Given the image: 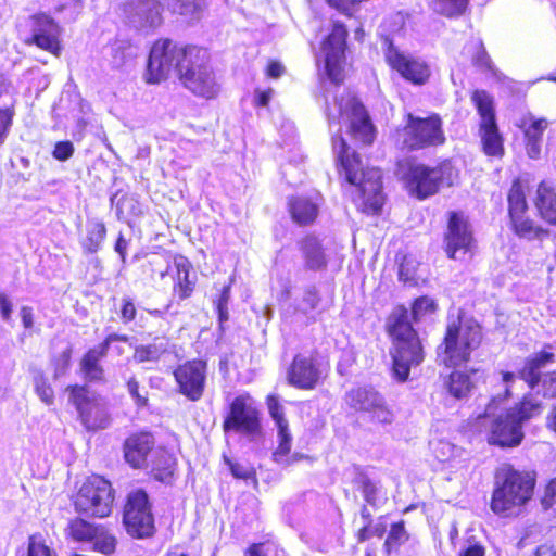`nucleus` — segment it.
<instances>
[{"label":"nucleus","instance_id":"obj_1","mask_svg":"<svg viewBox=\"0 0 556 556\" xmlns=\"http://www.w3.org/2000/svg\"><path fill=\"white\" fill-rule=\"evenodd\" d=\"M438 307L433 298L420 295L410 302V316L404 304H397L388 316L384 330L391 342V370L396 381L406 382L412 367L425 361V346L414 323L434 314Z\"/></svg>","mask_w":556,"mask_h":556},{"label":"nucleus","instance_id":"obj_2","mask_svg":"<svg viewBox=\"0 0 556 556\" xmlns=\"http://www.w3.org/2000/svg\"><path fill=\"white\" fill-rule=\"evenodd\" d=\"M332 144L337 154L338 174L355 187L352 201L356 210L367 216L380 215L386 195L382 191V179L379 170L364 168L359 154L351 150L342 136H334Z\"/></svg>","mask_w":556,"mask_h":556},{"label":"nucleus","instance_id":"obj_3","mask_svg":"<svg viewBox=\"0 0 556 556\" xmlns=\"http://www.w3.org/2000/svg\"><path fill=\"white\" fill-rule=\"evenodd\" d=\"M490 509L502 518L518 515L533 498L538 475L532 469H519L504 464L494 475Z\"/></svg>","mask_w":556,"mask_h":556},{"label":"nucleus","instance_id":"obj_4","mask_svg":"<svg viewBox=\"0 0 556 556\" xmlns=\"http://www.w3.org/2000/svg\"><path fill=\"white\" fill-rule=\"evenodd\" d=\"M483 341V329L478 321L460 316L448 320L435 346L437 364L443 368L466 366L473 359Z\"/></svg>","mask_w":556,"mask_h":556},{"label":"nucleus","instance_id":"obj_5","mask_svg":"<svg viewBox=\"0 0 556 556\" xmlns=\"http://www.w3.org/2000/svg\"><path fill=\"white\" fill-rule=\"evenodd\" d=\"M511 396V388L507 387L501 394L489 400L482 413L468 418L470 430L477 433H486V442L490 445L513 448L519 446L523 441L525 433L521 426L506 410L497 414L501 404Z\"/></svg>","mask_w":556,"mask_h":556},{"label":"nucleus","instance_id":"obj_6","mask_svg":"<svg viewBox=\"0 0 556 556\" xmlns=\"http://www.w3.org/2000/svg\"><path fill=\"white\" fill-rule=\"evenodd\" d=\"M457 178L458 170L452 159H441L434 165L409 160L402 176L408 194L420 201L453 187Z\"/></svg>","mask_w":556,"mask_h":556},{"label":"nucleus","instance_id":"obj_7","mask_svg":"<svg viewBox=\"0 0 556 556\" xmlns=\"http://www.w3.org/2000/svg\"><path fill=\"white\" fill-rule=\"evenodd\" d=\"M528 181L520 176L511 180L507 191V225L520 240L543 242L551 237V230L530 214L527 198Z\"/></svg>","mask_w":556,"mask_h":556},{"label":"nucleus","instance_id":"obj_8","mask_svg":"<svg viewBox=\"0 0 556 556\" xmlns=\"http://www.w3.org/2000/svg\"><path fill=\"white\" fill-rule=\"evenodd\" d=\"M199 45L177 41L169 37L156 38L150 47L144 80L150 85H156L167 79L172 73L176 75Z\"/></svg>","mask_w":556,"mask_h":556},{"label":"nucleus","instance_id":"obj_9","mask_svg":"<svg viewBox=\"0 0 556 556\" xmlns=\"http://www.w3.org/2000/svg\"><path fill=\"white\" fill-rule=\"evenodd\" d=\"M394 138L400 149L406 152L437 148L446 142L443 121L434 112L425 117L405 113L404 124L395 129Z\"/></svg>","mask_w":556,"mask_h":556},{"label":"nucleus","instance_id":"obj_10","mask_svg":"<svg viewBox=\"0 0 556 556\" xmlns=\"http://www.w3.org/2000/svg\"><path fill=\"white\" fill-rule=\"evenodd\" d=\"M480 121L478 135L482 153L491 159L501 160L505 155V138L500 130L493 97L483 89H475L470 93Z\"/></svg>","mask_w":556,"mask_h":556},{"label":"nucleus","instance_id":"obj_11","mask_svg":"<svg viewBox=\"0 0 556 556\" xmlns=\"http://www.w3.org/2000/svg\"><path fill=\"white\" fill-rule=\"evenodd\" d=\"M70 404L77 413V420L88 432L106 429L112 424V415L105 401L91 391L86 383L66 386Z\"/></svg>","mask_w":556,"mask_h":556},{"label":"nucleus","instance_id":"obj_12","mask_svg":"<svg viewBox=\"0 0 556 556\" xmlns=\"http://www.w3.org/2000/svg\"><path fill=\"white\" fill-rule=\"evenodd\" d=\"M114 501L115 490L111 481L102 476L91 475L73 496V506L79 515L103 519L112 514Z\"/></svg>","mask_w":556,"mask_h":556},{"label":"nucleus","instance_id":"obj_13","mask_svg":"<svg viewBox=\"0 0 556 556\" xmlns=\"http://www.w3.org/2000/svg\"><path fill=\"white\" fill-rule=\"evenodd\" d=\"M182 68L176 75L181 85L197 97L206 100L215 99L219 93V85L210 65L211 55L205 47L198 46Z\"/></svg>","mask_w":556,"mask_h":556},{"label":"nucleus","instance_id":"obj_14","mask_svg":"<svg viewBox=\"0 0 556 556\" xmlns=\"http://www.w3.org/2000/svg\"><path fill=\"white\" fill-rule=\"evenodd\" d=\"M67 541L77 544H91L92 551L105 556L116 553L118 540L115 533L103 523H96L81 516L71 518L65 528Z\"/></svg>","mask_w":556,"mask_h":556},{"label":"nucleus","instance_id":"obj_15","mask_svg":"<svg viewBox=\"0 0 556 556\" xmlns=\"http://www.w3.org/2000/svg\"><path fill=\"white\" fill-rule=\"evenodd\" d=\"M556 362V354L549 343L526 357L523 366L518 371V377L531 389L539 388L538 393L546 400H556V369L544 374L541 369Z\"/></svg>","mask_w":556,"mask_h":556},{"label":"nucleus","instance_id":"obj_16","mask_svg":"<svg viewBox=\"0 0 556 556\" xmlns=\"http://www.w3.org/2000/svg\"><path fill=\"white\" fill-rule=\"evenodd\" d=\"M329 370V362L323 361L317 350L296 353L287 368L286 380L298 390L312 391L324 383Z\"/></svg>","mask_w":556,"mask_h":556},{"label":"nucleus","instance_id":"obj_17","mask_svg":"<svg viewBox=\"0 0 556 556\" xmlns=\"http://www.w3.org/2000/svg\"><path fill=\"white\" fill-rule=\"evenodd\" d=\"M334 102L339 106L338 113H333L329 105L326 108L329 123H338L346 114L350 118V135L365 146L372 144L376 139V127L362 101L349 96L336 98Z\"/></svg>","mask_w":556,"mask_h":556},{"label":"nucleus","instance_id":"obj_18","mask_svg":"<svg viewBox=\"0 0 556 556\" xmlns=\"http://www.w3.org/2000/svg\"><path fill=\"white\" fill-rule=\"evenodd\" d=\"M222 428L225 433L235 431L251 439L262 435L261 412L249 392H243L232 399Z\"/></svg>","mask_w":556,"mask_h":556},{"label":"nucleus","instance_id":"obj_19","mask_svg":"<svg viewBox=\"0 0 556 556\" xmlns=\"http://www.w3.org/2000/svg\"><path fill=\"white\" fill-rule=\"evenodd\" d=\"M123 523L127 533L136 539L151 538L155 533L152 504L144 489L131 490L126 495Z\"/></svg>","mask_w":556,"mask_h":556},{"label":"nucleus","instance_id":"obj_20","mask_svg":"<svg viewBox=\"0 0 556 556\" xmlns=\"http://www.w3.org/2000/svg\"><path fill=\"white\" fill-rule=\"evenodd\" d=\"M349 30L340 21H333L321 48L325 53V70L332 84L340 86L345 79Z\"/></svg>","mask_w":556,"mask_h":556},{"label":"nucleus","instance_id":"obj_21","mask_svg":"<svg viewBox=\"0 0 556 556\" xmlns=\"http://www.w3.org/2000/svg\"><path fill=\"white\" fill-rule=\"evenodd\" d=\"M207 361L201 357L187 359L173 370L177 392L190 402L200 401L206 389Z\"/></svg>","mask_w":556,"mask_h":556},{"label":"nucleus","instance_id":"obj_22","mask_svg":"<svg viewBox=\"0 0 556 556\" xmlns=\"http://www.w3.org/2000/svg\"><path fill=\"white\" fill-rule=\"evenodd\" d=\"M29 36L23 42L26 46H35L36 48L60 58L63 51L61 40V26L49 14L38 12L29 16Z\"/></svg>","mask_w":556,"mask_h":556},{"label":"nucleus","instance_id":"obj_23","mask_svg":"<svg viewBox=\"0 0 556 556\" xmlns=\"http://www.w3.org/2000/svg\"><path fill=\"white\" fill-rule=\"evenodd\" d=\"M344 401L351 409L368 414L374 422L391 424L393 421L392 409L374 387H354L345 393Z\"/></svg>","mask_w":556,"mask_h":556},{"label":"nucleus","instance_id":"obj_24","mask_svg":"<svg viewBox=\"0 0 556 556\" xmlns=\"http://www.w3.org/2000/svg\"><path fill=\"white\" fill-rule=\"evenodd\" d=\"M384 60L392 71L414 86H424L430 80V65L422 59L403 53L388 38L386 39Z\"/></svg>","mask_w":556,"mask_h":556},{"label":"nucleus","instance_id":"obj_25","mask_svg":"<svg viewBox=\"0 0 556 556\" xmlns=\"http://www.w3.org/2000/svg\"><path fill=\"white\" fill-rule=\"evenodd\" d=\"M444 251L450 260H456L458 252L472 253L476 239L468 218L460 211L446 213V228L443 235Z\"/></svg>","mask_w":556,"mask_h":556},{"label":"nucleus","instance_id":"obj_26","mask_svg":"<svg viewBox=\"0 0 556 556\" xmlns=\"http://www.w3.org/2000/svg\"><path fill=\"white\" fill-rule=\"evenodd\" d=\"M266 405L269 416L277 427V446L273 451L271 457L275 463L290 465L304 458L302 454L295 453L290 456L292 448V435L289 429V422L285 416V410L279 403L278 396L269 394L266 396Z\"/></svg>","mask_w":556,"mask_h":556},{"label":"nucleus","instance_id":"obj_27","mask_svg":"<svg viewBox=\"0 0 556 556\" xmlns=\"http://www.w3.org/2000/svg\"><path fill=\"white\" fill-rule=\"evenodd\" d=\"M128 338L125 334L110 333L100 343L86 350L78 363L79 372L84 380L89 383L105 382V369L102 359L106 357L110 344L114 341L126 342Z\"/></svg>","mask_w":556,"mask_h":556},{"label":"nucleus","instance_id":"obj_28","mask_svg":"<svg viewBox=\"0 0 556 556\" xmlns=\"http://www.w3.org/2000/svg\"><path fill=\"white\" fill-rule=\"evenodd\" d=\"M156 439L150 430L130 432L122 443L124 462L135 470L148 468L149 456L155 451Z\"/></svg>","mask_w":556,"mask_h":556},{"label":"nucleus","instance_id":"obj_29","mask_svg":"<svg viewBox=\"0 0 556 556\" xmlns=\"http://www.w3.org/2000/svg\"><path fill=\"white\" fill-rule=\"evenodd\" d=\"M451 371L442 379L446 394L455 401H466L478 389V368H450Z\"/></svg>","mask_w":556,"mask_h":556},{"label":"nucleus","instance_id":"obj_30","mask_svg":"<svg viewBox=\"0 0 556 556\" xmlns=\"http://www.w3.org/2000/svg\"><path fill=\"white\" fill-rule=\"evenodd\" d=\"M175 273L172 276V301L179 304L190 299L195 290L198 278L193 273L192 263L182 254L173 256Z\"/></svg>","mask_w":556,"mask_h":556},{"label":"nucleus","instance_id":"obj_31","mask_svg":"<svg viewBox=\"0 0 556 556\" xmlns=\"http://www.w3.org/2000/svg\"><path fill=\"white\" fill-rule=\"evenodd\" d=\"M548 124L545 117H535L531 113L522 115L517 122L516 127L523 134L526 152L530 159L540 156L543 135Z\"/></svg>","mask_w":556,"mask_h":556},{"label":"nucleus","instance_id":"obj_32","mask_svg":"<svg viewBox=\"0 0 556 556\" xmlns=\"http://www.w3.org/2000/svg\"><path fill=\"white\" fill-rule=\"evenodd\" d=\"M150 479L162 484H172L177 472L178 462L173 452L165 446H159L149 462Z\"/></svg>","mask_w":556,"mask_h":556},{"label":"nucleus","instance_id":"obj_33","mask_svg":"<svg viewBox=\"0 0 556 556\" xmlns=\"http://www.w3.org/2000/svg\"><path fill=\"white\" fill-rule=\"evenodd\" d=\"M533 204L539 216L548 225L556 227V185L542 179L535 189Z\"/></svg>","mask_w":556,"mask_h":556},{"label":"nucleus","instance_id":"obj_34","mask_svg":"<svg viewBox=\"0 0 556 556\" xmlns=\"http://www.w3.org/2000/svg\"><path fill=\"white\" fill-rule=\"evenodd\" d=\"M127 11L143 27L155 28L163 22L164 7L160 0H129Z\"/></svg>","mask_w":556,"mask_h":556},{"label":"nucleus","instance_id":"obj_35","mask_svg":"<svg viewBox=\"0 0 556 556\" xmlns=\"http://www.w3.org/2000/svg\"><path fill=\"white\" fill-rule=\"evenodd\" d=\"M292 222L300 227L313 225L319 214V207L309 197L291 195L287 202Z\"/></svg>","mask_w":556,"mask_h":556},{"label":"nucleus","instance_id":"obj_36","mask_svg":"<svg viewBox=\"0 0 556 556\" xmlns=\"http://www.w3.org/2000/svg\"><path fill=\"white\" fill-rule=\"evenodd\" d=\"M299 249L305 262V268L317 271L327 266V260L323 247L314 233H306L298 242Z\"/></svg>","mask_w":556,"mask_h":556},{"label":"nucleus","instance_id":"obj_37","mask_svg":"<svg viewBox=\"0 0 556 556\" xmlns=\"http://www.w3.org/2000/svg\"><path fill=\"white\" fill-rule=\"evenodd\" d=\"M542 408L540 401L535 400L531 393H526L511 407L507 408L506 412L523 429V424L539 416Z\"/></svg>","mask_w":556,"mask_h":556},{"label":"nucleus","instance_id":"obj_38","mask_svg":"<svg viewBox=\"0 0 556 556\" xmlns=\"http://www.w3.org/2000/svg\"><path fill=\"white\" fill-rule=\"evenodd\" d=\"M351 483L354 489L361 492L365 502L375 507L379 493V483L372 480L369 475L359 466H354Z\"/></svg>","mask_w":556,"mask_h":556},{"label":"nucleus","instance_id":"obj_39","mask_svg":"<svg viewBox=\"0 0 556 556\" xmlns=\"http://www.w3.org/2000/svg\"><path fill=\"white\" fill-rule=\"evenodd\" d=\"M106 226L102 220H91L87 225L86 236L80 244L86 254H94L100 251L106 239Z\"/></svg>","mask_w":556,"mask_h":556},{"label":"nucleus","instance_id":"obj_40","mask_svg":"<svg viewBox=\"0 0 556 556\" xmlns=\"http://www.w3.org/2000/svg\"><path fill=\"white\" fill-rule=\"evenodd\" d=\"M409 539L410 534L406 529L405 520L400 519L392 522L382 544L383 553L386 556H390L393 552H397Z\"/></svg>","mask_w":556,"mask_h":556},{"label":"nucleus","instance_id":"obj_41","mask_svg":"<svg viewBox=\"0 0 556 556\" xmlns=\"http://www.w3.org/2000/svg\"><path fill=\"white\" fill-rule=\"evenodd\" d=\"M470 0H432V10L444 17L457 18L464 15L469 7Z\"/></svg>","mask_w":556,"mask_h":556},{"label":"nucleus","instance_id":"obj_42","mask_svg":"<svg viewBox=\"0 0 556 556\" xmlns=\"http://www.w3.org/2000/svg\"><path fill=\"white\" fill-rule=\"evenodd\" d=\"M164 352V349H161L153 343L140 344L134 349L132 361L136 364L156 363L161 359Z\"/></svg>","mask_w":556,"mask_h":556},{"label":"nucleus","instance_id":"obj_43","mask_svg":"<svg viewBox=\"0 0 556 556\" xmlns=\"http://www.w3.org/2000/svg\"><path fill=\"white\" fill-rule=\"evenodd\" d=\"M33 380L35 393L41 402L49 406L53 405L55 401L54 390L45 372L38 370Z\"/></svg>","mask_w":556,"mask_h":556},{"label":"nucleus","instance_id":"obj_44","mask_svg":"<svg viewBox=\"0 0 556 556\" xmlns=\"http://www.w3.org/2000/svg\"><path fill=\"white\" fill-rule=\"evenodd\" d=\"M473 54L472 64L482 72H494L492 60L481 40L472 43Z\"/></svg>","mask_w":556,"mask_h":556},{"label":"nucleus","instance_id":"obj_45","mask_svg":"<svg viewBox=\"0 0 556 556\" xmlns=\"http://www.w3.org/2000/svg\"><path fill=\"white\" fill-rule=\"evenodd\" d=\"M278 546L269 539L252 542L243 551V556H277Z\"/></svg>","mask_w":556,"mask_h":556},{"label":"nucleus","instance_id":"obj_46","mask_svg":"<svg viewBox=\"0 0 556 556\" xmlns=\"http://www.w3.org/2000/svg\"><path fill=\"white\" fill-rule=\"evenodd\" d=\"M223 460L228 466L233 478L243 481H256V470L253 467H245L226 455L223 456Z\"/></svg>","mask_w":556,"mask_h":556},{"label":"nucleus","instance_id":"obj_47","mask_svg":"<svg viewBox=\"0 0 556 556\" xmlns=\"http://www.w3.org/2000/svg\"><path fill=\"white\" fill-rule=\"evenodd\" d=\"M203 9V0H176L175 11L190 18H199Z\"/></svg>","mask_w":556,"mask_h":556},{"label":"nucleus","instance_id":"obj_48","mask_svg":"<svg viewBox=\"0 0 556 556\" xmlns=\"http://www.w3.org/2000/svg\"><path fill=\"white\" fill-rule=\"evenodd\" d=\"M126 387L128 390V393L130 394L131 399L134 400L135 404L139 408H143L148 406L149 404V397L148 392L144 391L143 393L140 392L139 388V381L135 376H131L126 381Z\"/></svg>","mask_w":556,"mask_h":556},{"label":"nucleus","instance_id":"obj_49","mask_svg":"<svg viewBox=\"0 0 556 556\" xmlns=\"http://www.w3.org/2000/svg\"><path fill=\"white\" fill-rule=\"evenodd\" d=\"M397 278L401 282L415 287L418 285L415 269L410 266V260L404 255L399 264Z\"/></svg>","mask_w":556,"mask_h":556},{"label":"nucleus","instance_id":"obj_50","mask_svg":"<svg viewBox=\"0 0 556 556\" xmlns=\"http://www.w3.org/2000/svg\"><path fill=\"white\" fill-rule=\"evenodd\" d=\"M26 556H51V549L40 534L29 535Z\"/></svg>","mask_w":556,"mask_h":556},{"label":"nucleus","instance_id":"obj_51","mask_svg":"<svg viewBox=\"0 0 556 556\" xmlns=\"http://www.w3.org/2000/svg\"><path fill=\"white\" fill-rule=\"evenodd\" d=\"M118 317L122 324L128 325L137 317V307L134 300L129 296H124L121 300Z\"/></svg>","mask_w":556,"mask_h":556},{"label":"nucleus","instance_id":"obj_52","mask_svg":"<svg viewBox=\"0 0 556 556\" xmlns=\"http://www.w3.org/2000/svg\"><path fill=\"white\" fill-rule=\"evenodd\" d=\"M75 148L73 142L70 140H62L55 142L52 150V156L60 162H65L73 156Z\"/></svg>","mask_w":556,"mask_h":556},{"label":"nucleus","instance_id":"obj_53","mask_svg":"<svg viewBox=\"0 0 556 556\" xmlns=\"http://www.w3.org/2000/svg\"><path fill=\"white\" fill-rule=\"evenodd\" d=\"M14 108L8 106L4 109H0V146L4 142L9 129L13 123L14 117Z\"/></svg>","mask_w":556,"mask_h":556},{"label":"nucleus","instance_id":"obj_54","mask_svg":"<svg viewBox=\"0 0 556 556\" xmlns=\"http://www.w3.org/2000/svg\"><path fill=\"white\" fill-rule=\"evenodd\" d=\"M72 355L73 349L72 346H67L60 355L52 357L51 364L55 370L64 372L71 366Z\"/></svg>","mask_w":556,"mask_h":556},{"label":"nucleus","instance_id":"obj_55","mask_svg":"<svg viewBox=\"0 0 556 556\" xmlns=\"http://www.w3.org/2000/svg\"><path fill=\"white\" fill-rule=\"evenodd\" d=\"M326 2L346 17H352V7L359 4V0H326Z\"/></svg>","mask_w":556,"mask_h":556},{"label":"nucleus","instance_id":"obj_56","mask_svg":"<svg viewBox=\"0 0 556 556\" xmlns=\"http://www.w3.org/2000/svg\"><path fill=\"white\" fill-rule=\"evenodd\" d=\"M541 502L545 509L551 508L556 503V477L546 484Z\"/></svg>","mask_w":556,"mask_h":556},{"label":"nucleus","instance_id":"obj_57","mask_svg":"<svg viewBox=\"0 0 556 556\" xmlns=\"http://www.w3.org/2000/svg\"><path fill=\"white\" fill-rule=\"evenodd\" d=\"M286 72L285 66L278 60H269L265 67V75L267 78L277 79L281 77Z\"/></svg>","mask_w":556,"mask_h":556},{"label":"nucleus","instance_id":"obj_58","mask_svg":"<svg viewBox=\"0 0 556 556\" xmlns=\"http://www.w3.org/2000/svg\"><path fill=\"white\" fill-rule=\"evenodd\" d=\"M321 301V298L316 289H307L303 296V303L308 309H316Z\"/></svg>","mask_w":556,"mask_h":556},{"label":"nucleus","instance_id":"obj_59","mask_svg":"<svg viewBox=\"0 0 556 556\" xmlns=\"http://www.w3.org/2000/svg\"><path fill=\"white\" fill-rule=\"evenodd\" d=\"M532 556H556V542L546 541L535 547Z\"/></svg>","mask_w":556,"mask_h":556},{"label":"nucleus","instance_id":"obj_60","mask_svg":"<svg viewBox=\"0 0 556 556\" xmlns=\"http://www.w3.org/2000/svg\"><path fill=\"white\" fill-rule=\"evenodd\" d=\"M273 90L270 88H267L265 90H255L254 96V106L255 108H264L267 106L270 98H271Z\"/></svg>","mask_w":556,"mask_h":556},{"label":"nucleus","instance_id":"obj_61","mask_svg":"<svg viewBox=\"0 0 556 556\" xmlns=\"http://www.w3.org/2000/svg\"><path fill=\"white\" fill-rule=\"evenodd\" d=\"M372 531V523H364L357 531H355L354 536L358 543H364L374 536Z\"/></svg>","mask_w":556,"mask_h":556},{"label":"nucleus","instance_id":"obj_62","mask_svg":"<svg viewBox=\"0 0 556 556\" xmlns=\"http://www.w3.org/2000/svg\"><path fill=\"white\" fill-rule=\"evenodd\" d=\"M230 289H231L230 283L223 287L217 299L214 301L215 308L228 307V302L230 299Z\"/></svg>","mask_w":556,"mask_h":556},{"label":"nucleus","instance_id":"obj_63","mask_svg":"<svg viewBox=\"0 0 556 556\" xmlns=\"http://www.w3.org/2000/svg\"><path fill=\"white\" fill-rule=\"evenodd\" d=\"M458 556H485V548L479 543L467 546Z\"/></svg>","mask_w":556,"mask_h":556},{"label":"nucleus","instance_id":"obj_64","mask_svg":"<svg viewBox=\"0 0 556 556\" xmlns=\"http://www.w3.org/2000/svg\"><path fill=\"white\" fill-rule=\"evenodd\" d=\"M163 556H191V554L185 545L175 544L168 547Z\"/></svg>","mask_w":556,"mask_h":556}]
</instances>
